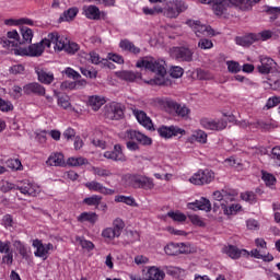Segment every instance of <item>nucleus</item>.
Wrapping results in <instances>:
<instances>
[{
	"mask_svg": "<svg viewBox=\"0 0 280 280\" xmlns=\"http://www.w3.org/2000/svg\"><path fill=\"white\" fill-rule=\"evenodd\" d=\"M49 38L55 45V51H66L69 56H75L80 51L78 43L69 40V38L58 34V32L49 33Z\"/></svg>",
	"mask_w": 280,
	"mask_h": 280,
	"instance_id": "2",
	"label": "nucleus"
},
{
	"mask_svg": "<svg viewBox=\"0 0 280 280\" xmlns=\"http://www.w3.org/2000/svg\"><path fill=\"white\" fill-rule=\"evenodd\" d=\"M257 35L255 33H248L244 36H236L235 43L241 47H250L254 43H257Z\"/></svg>",
	"mask_w": 280,
	"mask_h": 280,
	"instance_id": "27",
	"label": "nucleus"
},
{
	"mask_svg": "<svg viewBox=\"0 0 280 280\" xmlns=\"http://www.w3.org/2000/svg\"><path fill=\"white\" fill-rule=\"evenodd\" d=\"M191 224H194L195 226H205V222L200 220V217L197 214H191L188 217Z\"/></svg>",
	"mask_w": 280,
	"mask_h": 280,
	"instance_id": "64",
	"label": "nucleus"
},
{
	"mask_svg": "<svg viewBox=\"0 0 280 280\" xmlns=\"http://www.w3.org/2000/svg\"><path fill=\"white\" fill-rule=\"evenodd\" d=\"M115 202H124V205H128L129 207H132V205H135V198L124 196V195H117L115 197Z\"/></svg>",
	"mask_w": 280,
	"mask_h": 280,
	"instance_id": "53",
	"label": "nucleus"
},
{
	"mask_svg": "<svg viewBox=\"0 0 280 280\" xmlns=\"http://www.w3.org/2000/svg\"><path fill=\"white\" fill-rule=\"evenodd\" d=\"M200 124L202 128H205L206 130H218V131L224 130V128L229 126V122H226V120L224 119L213 120L209 118H202L200 120Z\"/></svg>",
	"mask_w": 280,
	"mask_h": 280,
	"instance_id": "17",
	"label": "nucleus"
},
{
	"mask_svg": "<svg viewBox=\"0 0 280 280\" xmlns=\"http://www.w3.org/2000/svg\"><path fill=\"white\" fill-rule=\"evenodd\" d=\"M78 222L84 223L89 222L90 224H95L98 220V215L95 212H82L78 218Z\"/></svg>",
	"mask_w": 280,
	"mask_h": 280,
	"instance_id": "36",
	"label": "nucleus"
},
{
	"mask_svg": "<svg viewBox=\"0 0 280 280\" xmlns=\"http://www.w3.org/2000/svg\"><path fill=\"white\" fill-rule=\"evenodd\" d=\"M0 45L4 48L8 47V49L10 47H19L21 45V35H19L16 30L9 31L7 36L0 37Z\"/></svg>",
	"mask_w": 280,
	"mask_h": 280,
	"instance_id": "14",
	"label": "nucleus"
},
{
	"mask_svg": "<svg viewBox=\"0 0 280 280\" xmlns=\"http://www.w3.org/2000/svg\"><path fill=\"white\" fill-rule=\"evenodd\" d=\"M92 170L95 176H100L101 178H108L109 176H113V172L103 167L94 166Z\"/></svg>",
	"mask_w": 280,
	"mask_h": 280,
	"instance_id": "49",
	"label": "nucleus"
},
{
	"mask_svg": "<svg viewBox=\"0 0 280 280\" xmlns=\"http://www.w3.org/2000/svg\"><path fill=\"white\" fill-rule=\"evenodd\" d=\"M15 189L22 192L23 196H28L30 198H36L40 194V186L38 184L31 182L30 179L22 180L16 185Z\"/></svg>",
	"mask_w": 280,
	"mask_h": 280,
	"instance_id": "10",
	"label": "nucleus"
},
{
	"mask_svg": "<svg viewBox=\"0 0 280 280\" xmlns=\"http://www.w3.org/2000/svg\"><path fill=\"white\" fill-rule=\"evenodd\" d=\"M188 141L190 143H207V132L203 130H197L195 131L189 138Z\"/></svg>",
	"mask_w": 280,
	"mask_h": 280,
	"instance_id": "37",
	"label": "nucleus"
},
{
	"mask_svg": "<svg viewBox=\"0 0 280 280\" xmlns=\"http://www.w3.org/2000/svg\"><path fill=\"white\" fill-rule=\"evenodd\" d=\"M260 1L261 0H236L237 8L243 11L250 10V8L255 5V3H259Z\"/></svg>",
	"mask_w": 280,
	"mask_h": 280,
	"instance_id": "42",
	"label": "nucleus"
},
{
	"mask_svg": "<svg viewBox=\"0 0 280 280\" xmlns=\"http://www.w3.org/2000/svg\"><path fill=\"white\" fill-rule=\"evenodd\" d=\"M4 25H8L9 27H14L16 25H34V20L30 18H21L18 20L14 19H8L4 20Z\"/></svg>",
	"mask_w": 280,
	"mask_h": 280,
	"instance_id": "35",
	"label": "nucleus"
},
{
	"mask_svg": "<svg viewBox=\"0 0 280 280\" xmlns=\"http://www.w3.org/2000/svg\"><path fill=\"white\" fill-rule=\"evenodd\" d=\"M214 179L215 173L209 168L199 170L189 178L192 185H209L210 183H213Z\"/></svg>",
	"mask_w": 280,
	"mask_h": 280,
	"instance_id": "9",
	"label": "nucleus"
},
{
	"mask_svg": "<svg viewBox=\"0 0 280 280\" xmlns=\"http://www.w3.org/2000/svg\"><path fill=\"white\" fill-rule=\"evenodd\" d=\"M125 185L132 187L133 189H154V179L139 175V174H127L124 176Z\"/></svg>",
	"mask_w": 280,
	"mask_h": 280,
	"instance_id": "4",
	"label": "nucleus"
},
{
	"mask_svg": "<svg viewBox=\"0 0 280 280\" xmlns=\"http://www.w3.org/2000/svg\"><path fill=\"white\" fill-rule=\"evenodd\" d=\"M242 200H245V202H249L250 205H254V202H257V196L253 191H246L241 194Z\"/></svg>",
	"mask_w": 280,
	"mask_h": 280,
	"instance_id": "54",
	"label": "nucleus"
},
{
	"mask_svg": "<svg viewBox=\"0 0 280 280\" xmlns=\"http://www.w3.org/2000/svg\"><path fill=\"white\" fill-rule=\"evenodd\" d=\"M77 242H79L80 246L86 250H93V248H95V244L91 241H86L84 237L77 236Z\"/></svg>",
	"mask_w": 280,
	"mask_h": 280,
	"instance_id": "55",
	"label": "nucleus"
},
{
	"mask_svg": "<svg viewBox=\"0 0 280 280\" xmlns=\"http://www.w3.org/2000/svg\"><path fill=\"white\" fill-rule=\"evenodd\" d=\"M168 73L171 78H183V74L185 73V70L180 66H173L170 68Z\"/></svg>",
	"mask_w": 280,
	"mask_h": 280,
	"instance_id": "50",
	"label": "nucleus"
},
{
	"mask_svg": "<svg viewBox=\"0 0 280 280\" xmlns=\"http://www.w3.org/2000/svg\"><path fill=\"white\" fill-rule=\"evenodd\" d=\"M126 224L124 223V220L121 219H115L113 222V228H105L102 231V237L105 240V242H113L116 237L121 236V232L124 231V228Z\"/></svg>",
	"mask_w": 280,
	"mask_h": 280,
	"instance_id": "8",
	"label": "nucleus"
},
{
	"mask_svg": "<svg viewBox=\"0 0 280 280\" xmlns=\"http://www.w3.org/2000/svg\"><path fill=\"white\" fill-rule=\"evenodd\" d=\"M125 139H128L126 145L127 150L130 152L139 151V143L140 145H150L152 143V138L132 129H129L125 132Z\"/></svg>",
	"mask_w": 280,
	"mask_h": 280,
	"instance_id": "3",
	"label": "nucleus"
},
{
	"mask_svg": "<svg viewBox=\"0 0 280 280\" xmlns=\"http://www.w3.org/2000/svg\"><path fill=\"white\" fill-rule=\"evenodd\" d=\"M23 92L25 95H38L39 97H43L45 96V86L37 82L27 83L23 86Z\"/></svg>",
	"mask_w": 280,
	"mask_h": 280,
	"instance_id": "23",
	"label": "nucleus"
},
{
	"mask_svg": "<svg viewBox=\"0 0 280 280\" xmlns=\"http://www.w3.org/2000/svg\"><path fill=\"white\" fill-rule=\"evenodd\" d=\"M271 159L277 167H280V147H275L271 151Z\"/></svg>",
	"mask_w": 280,
	"mask_h": 280,
	"instance_id": "59",
	"label": "nucleus"
},
{
	"mask_svg": "<svg viewBox=\"0 0 280 280\" xmlns=\"http://www.w3.org/2000/svg\"><path fill=\"white\" fill-rule=\"evenodd\" d=\"M189 5L183 0H173L166 2L164 7V16L166 19H178L183 12H187Z\"/></svg>",
	"mask_w": 280,
	"mask_h": 280,
	"instance_id": "6",
	"label": "nucleus"
},
{
	"mask_svg": "<svg viewBox=\"0 0 280 280\" xmlns=\"http://www.w3.org/2000/svg\"><path fill=\"white\" fill-rule=\"evenodd\" d=\"M279 104H280V96L269 97L265 105V109L270 110V108H275V106H279Z\"/></svg>",
	"mask_w": 280,
	"mask_h": 280,
	"instance_id": "57",
	"label": "nucleus"
},
{
	"mask_svg": "<svg viewBox=\"0 0 280 280\" xmlns=\"http://www.w3.org/2000/svg\"><path fill=\"white\" fill-rule=\"evenodd\" d=\"M89 56L90 62L92 65H100L101 62H103V65H108V59H102V57H100V54H97L96 51H91Z\"/></svg>",
	"mask_w": 280,
	"mask_h": 280,
	"instance_id": "47",
	"label": "nucleus"
},
{
	"mask_svg": "<svg viewBox=\"0 0 280 280\" xmlns=\"http://www.w3.org/2000/svg\"><path fill=\"white\" fill-rule=\"evenodd\" d=\"M107 59L112 60V62H116L117 65H124V57L120 55L109 52L107 55Z\"/></svg>",
	"mask_w": 280,
	"mask_h": 280,
	"instance_id": "63",
	"label": "nucleus"
},
{
	"mask_svg": "<svg viewBox=\"0 0 280 280\" xmlns=\"http://www.w3.org/2000/svg\"><path fill=\"white\" fill-rule=\"evenodd\" d=\"M132 115L136 117L138 124L147 128V130H152L154 128V124H152V119L148 116V114L140 109H132Z\"/></svg>",
	"mask_w": 280,
	"mask_h": 280,
	"instance_id": "20",
	"label": "nucleus"
},
{
	"mask_svg": "<svg viewBox=\"0 0 280 280\" xmlns=\"http://www.w3.org/2000/svg\"><path fill=\"white\" fill-rule=\"evenodd\" d=\"M35 72L37 74L38 82L42 84H51L55 80L54 72L48 71L47 69L36 68Z\"/></svg>",
	"mask_w": 280,
	"mask_h": 280,
	"instance_id": "25",
	"label": "nucleus"
},
{
	"mask_svg": "<svg viewBox=\"0 0 280 280\" xmlns=\"http://www.w3.org/2000/svg\"><path fill=\"white\" fill-rule=\"evenodd\" d=\"M104 115L106 119L119 121V119H124V105L116 102L109 103L105 106Z\"/></svg>",
	"mask_w": 280,
	"mask_h": 280,
	"instance_id": "11",
	"label": "nucleus"
},
{
	"mask_svg": "<svg viewBox=\"0 0 280 280\" xmlns=\"http://www.w3.org/2000/svg\"><path fill=\"white\" fill-rule=\"evenodd\" d=\"M179 250L180 247L178 246V243H170L164 247V253H166L170 256L178 255Z\"/></svg>",
	"mask_w": 280,
	"mask_h": 280,
	"instance_id": "46",
	"label": "nucleus"
},
{
	"mask_svg": "<svg viewBox=\"0 0 280 280\" xmlns=\"http://www.w3.org/2000/svg\"><path fill=\"white\" fill-rule=\"evenodd\" d=\"M166 108H170V110H174L176 117H179L180 119H189L191 115V109L185 105V104H179L176 101L168 100L165 102Z\"/></svg>",
	"mask_w": 280,
	"mask_h": 280,
	"instance_id": "12",
	"label": "nucleus"
},
{
	"mask_svg": "<svg viewBox=\"0 0 280 280\" xmlns=\"http://www.w3.org/2000/svg\"><path fill=\"white\" fill-rule=\"evenodd\" d=\"M167 218H171L174 222H186L187 215L180 211H170L167 212Z\"/></svg>",
	"mask_w": 280,
	"mask_h": 280,
	"instance_id": "44",
	"label": "nucleus"
},
{
	"mask_svg": "<svg viewBox=\"0 0 280 280\" xmlns=\"http://www.w3.org/2000/svg\"><path fill=\"white\" fill-rule=\"evenodd\" d=\"M222 253L228 255L230 259H240V257H250V252L248 249H240L235 245H228L222 248Z\"/></svg>",
	"mask_w": 280,
	"mask_h": 280,
	"instance_id": "16",
	"label": "nucleus"
},
{
	"mask_svg": "<svg viewBox=\"0 0 280 280\" xmlns=\"http://www.w3.org/2000/svg\"><path fill=\"white\" fill-rule=\"evenodd\" d=\"M78 12H79L78 8H70L60 15L59 21L60 22L73 21V18L78 16Z\"/></svg>",
	"mask_w": 280,
	"mask_h": 280,
	"instance_id": "40",
	"label": "nucleus"
},
{
	"mask_svg": "<svg viewBox=\"0 0 280 280\" xmlns=\"http://www.w3.org/2000/svg\"><path fill=\"white\" fill-rule=\"evenodd\" d=\"M171 57L177 62H194V49L187 46L171 48Z\"/></svg>",
	"mask_w": 280,
	"mask_h": 280,
	"instance_id": "7",
	"label": "nucleus"
},
{
	"mask_svg": "<svg viewBox=\"0 0 280 280\" xmlns=\"http://www.w3.org/2000/svg\"><path fill=\"white\" fill-rule=\"evenodd\" d=\"M58 106H60L61 108H65V110H67V108H69V106H71V103L69 102V96L67 95H61L58 97Z\"/></svg>",
	"mask_w": 280,
	"mask_h": 280,
	"instance_id": "62",
	"label": "nucleus"
},
{
	"mask_svg": "<svg viewBox=\"0 0 280 280\" xmlns=\"http://www.w3.org/2000/svg\"><path fill=\"white\" fill-rule=\"evenodd\" d=\"M118 78L120 80H125V82H137V80H141V72H135L130 70H124L118 72Z\"/></svg>",
	"mask_w": 280,
	"mask_h": 280,
	"instance_id": "30",
	"label": "nucleus"
},
{
	"mask_svg": "<svg viewBox=\"0 0 280 280\" xmlns=\"http://www.w3.org/2000/svg\"><path fill=\"white\" fill-rule=\"evenodd\" d=\"M262 180L267 187H272L277 183V177L270 173L262 172Z\"/></svg>",
	"mask_w": 280,
	"mask_h": 280,
	"instance_id": "52",
	"label": "nucleus"
},
{
	"mask_svg": "<svg viewBox=\"0 0 280 280\" xmlns=\"http://www.w3.org/2000/svg\"><path fill=\"white\" fill-rule=\"evenodd\" d=\"M226 65L230 73H240V71H242V68L240 67V62L237 61H228Z\"/></svg>",
	"mask_w": 280,
	"mask_h": 280,
	"instance_id": "60",
	"label": "nucleus"
},
{
	"mask_svg": "<svg viewBox=\"0 0 280 280\" xmlns=\"http://www.w3.org/2000/svg\"><path fill=\"white\" fill-rule=\"evenodd\" d=\"M256 36V43H259V40H270L272 38L271 31H262L260 33H255Z\"/></svg>",
	"mask_w": 280,
	"mask_h": 280,
	"instance_id": "56",
	"label": "nucleus"
},
{
	"mask_svg": "<svg viewBox=\"0 0 280 280\" xmlns=\"http://www.w3.org/2000/svg\"><path fill=\"white\" fill-rule=\"evenodd\" d=\"M83 14L90 21H100V8L96 5H85L83 7Z\"/></svg>",
	"mask_w": 280,
	"mask_h": 280,
	"instance_id": "29",
	"label": "nucleus"
},
{
	"mask_svg": "<svg viewBox=\"0 0 280 280\" xmlns=\"http://www.w3.org/2000/svg\"><path fill=\"white\" fill-rule=\"evenodd\" d=\"M119 47L122 51H128V54H132L133 56H139V54H141V48L137 47L135 43L129 39H121Z\"/></svg>",
	"mask_w": 280,
	"mask_h": 280,
	"instance_id": "28",
	"label": "nucleus"
},
{
	"mask_svg": "<svg viewBox=\"0 0 280 280\" xmlns=\"http://www.w3.org/2000/svg\"><path fill=\"white\" fill-rule=\"evenodd\" d=\"M200 49H213V42L211 39L201 38L198 43Z\"/></svg>",
	"mask_w": 280,
	"mask_h": 280,
	"instance_id": "61",
	"label": "nucleus"
},
{
	"mask_svg": "<svg viewBox=\"0 0 280 280\" xmlns=\"http://www.w3.org/2000/svg\"><path fill=\"white\" fill-rule=\"evenodd\" d=\"M264 12L268 13L269 15H271V20L276 21V19L279 18L280 14V7H270V5H266L264 8Z\"/></svg>",
	"mask_w": 280,
	"mask_h": 280,
	"instance_id": "48",
	"label": "nucleus"
},
{
	"mask_svg": "<svg viewBox=\"0 0 280 280\" xmlns=\"http://www.w3.org/2000/svg\"><path fill=\"white\" fill-rule=\"evenodd\" d=\"M277 65L275 62V59L270 57H262L260 58V65L257 67L259 73H262L264 75H268L270 71H272V68Z\"/></svg>",
	"mask_w": 280,
	"mask_h": 280,
	"instance_id": "26",
	"label": "nucleus"
},
{
	"mask_svg": "<svg viewBox=\"0 0 280 280\" xmlns=\"http://www.w3.org/2000/svg\"><path fill=\"white\" fill-rule=\"evenodd\" d=\"M187 207L192 211H206L207 213H209V211H211V201H209V199L205 197H201L199 200L189 202Z\"/></svg>",
	"mask_w": 280,
	"mask_h": 280,
	"instance_id": "22",
	"label": "nucleus"
},
{
	"mask_svg": "<svg viewBox=\"0 0 280 280\" xmlns=\"http://www.w3.org/2000/svg\"><path fill=\"white\" fill-rule=\"evenodd\" d=\"M136 67L138 69H145L159 75V78L148 81V84H155L158 86H165V75H167V69L165 68V60H156L154 58L144 57L137 61Z\"/></svg>",
	"mask_w": 280,
	"mask_h": 280,
	"instance_id": "1",
	"label": "nucleus"
},
{
	"mask_svg": "<svg viewBox=\"0 0 280 280\" xmlns=\"http://www.w3.org/2000/svg\"><path fill=\"white\" fill-rule=\"evenodd\" d=\"M187 25L191 27L198 38L207 36V34H211V26L203 25L200 21L189 20L187 21Z\"/></svg>",
	"mask_w": 280,
	"mask_h": 280,
	"instance_id": "19",
	"label": "nucleus"
},
{
	"mask_svg": "<svg viewBox=\"0 0 280 280\" xmlns=\"http://www.w3.org/2000/svg\"><path fill=\"white\" fill-rule=\"evenodd\" d=\"M51 38L49 37V34L46 38L42 39L39 43L31 44L27 48H23L20 50V56H31L33 58H38L39 56H43L45 51V47H51Z\"/></svg>",
	"mask_w": 280,
	"mask_h": 280,
	"instance_id": "5",
	"label": "nucleus"
},
{
	"mask_svg": "<svg viewBox=\"0 0 280 280\" xmlns=\"http://www.w3.org/2000/svg\"><path fill=\"white\" fill-rule=\"evenodd\" d=\"M221 208L224 211L225 215H235L237 211L242 210V206L238 203H232L230 207L226 203L222 202Z\"/></svg>",
	"mask_w": 280,
	"mask_h": 280,
	"instance_id": "38",
	"label": "nucleus"
},
{
	"mask_svg": "<svg viewBox=\"0 0 280 280\" xmlns=\"http://www.w3.org/2000/svg\"><path fill=\"white\" fill-rule=\"evenodd\" d=\"M20 33L22 38H20V45H32V38H34V31L27 26H21Z\"/></svg>",
	"mask_w": 280,
	"mask_h": 280,
	"instance_id": "31",
	"label": "nucleus"
},
{
	"mask_svg": "<svg viewBox=\"0 0 280 280\" xmlns=\"http://www.w3.org/2000/svg\"><path fill=\"white\" fill-rule=\"evenodd\" d=\"M0 110L1 113H10L11 110H14V105H12V102L0 97Z\"/></svg>",
	"mask_w": 280,
	"mask_h": 280,
	"instance_id": "51",
	"label": "nucleus"
},
{
	"mask_svg": "<svg viewBox=\"0 0 280 280\" xmlns=\"http://www.w3.org/2000/svg\"><path fill=\"white\" fill-rule=\"evenodd\" d=\"M83 203L88 205V207H100L102 203V196L93 195L91 197H86L83 199Z\"/></svg>",
	"mask_w": 280,
	"mask_h": 280,
	"instance_id": "41",
	"label": "nucleus"
},
{
	"mask_svg": "<svg viewBox=\"0 0 280 280\" xmlns=\"http://www.w3.org/2000/svg\"><path fill=\"white\" fill-rule=\"evenodd\" d=\"M7 166L13 172H23V164L19 159H11L7 161Z\"/></svg>",
	"mask_w": 280,
	"mask_h": 280,
	"instance_id": "45",
	"label": "nucleus"
},
{
	"mask_svg": "<svg viewBox=\"0 0 280 280\" xmlns=\"http://www.w3.org/2000/svg\"><path fill=\"white\" fill-rule=\"evenodd\" d=\"M14 246H15L18 253H20L21 257H23V258L27 257V247H25V244H23V242L15 241Z\"/></svg>",
	"mask_w": 280,
	"mask_h": 280,
	"instance_id": "58",
	"label": "nucleus"
},
{
	"mask_svg": "<svg viewBox=\"0 0 280 280\" xmlns=\"http://www.w3.org/2000/svg\"><path fill=\"white\" fill-rule=\"evenodd\" d=\"M104 104H106V98H104V96L93 95L89 97V106L92 110H100Z\"/></svg>",
	"mask_w": 280,
	"mask_h": 280,
	"instance_id": "34",
	"label": "nucleus"
},
{
	"mask_svg": "<svg viewBox=\"0 0 280 280\" xmlns=\"http://www.w3.org/2000/svg\"><path fill=\"white\" fill-rule=\"evenodd\" d=\"M67 164L70 165V167H81V165H89V160L83 156L69 158Z\"/></svg>",
	"mask_w": 280,
	"mask_h": 280,
	"instance_id": "39",
	"label": "nucleus"
},
{
	"mask_svg": "<svg viewBox=\"0 0 280 280\" xmlns=\"http://www.w3.org/2000/svg\"><path fill=\"white\" fill-rule=\"evenodd\" d=\"M46 164H48L50 167H63L65 155L62 153H52L49 155Z\"/></svg>",
	"mask_w": 280,
	"mask_h": 280,
	"instance_id": "32",
	"label": "nucleus"
},
{
	"mask_svg": "<svg viewBox=\"0 0 280 280\" xmlns=\"http://www.w3.org/2000/svg\"><path fill=\"white\" fill-rule=\"evenodd\" d=\"M85 187L90 191H96L97 194H103V196H113L115 194L114 189L106 188L104 184L96 180L85 183Z\"/></svg>",
	"mask_w": 280,
	"mask_h": 280,
	"instance_id": "21",
	"label": "nucleus"
},
{
	"mask_svg": "<svg viewBox=\"0 0 280 280\" xmlns=\"http://www.w3.org/2000/svg\"><path fill=\"white\" fill-rule=\"evenodd\" d=\"M211 5L215 16H222L229 8H237V0H212Z\"/></svg>",
	"mask_w": 280,
	"mask_h": 280,
	"instance_id": "13",
	"label": "nucleus"
},
{
	"mask_svg": "<svg viewBox=\"0 0 280 280\" xmlns=\"http://www.w3.org/2000/svg\"><path fill=\"white\" fill-rule=\"evenodd\" d=\"M158 132L162 139H172L173 137H178V135H185V129L175 126H162L158 129Z\"/></svg>",
	"mask_w": 280,
	"mask_h": 280,
	"instance_id": "18",
	"label": "nucleus"
},
{
	"mask_svg": "<svg viewBox=\"0 0 280 280\" xmlns=\"http://www.w3.org/2000/svg\"><path fill=\"white\" fill-rule=\"evenodd\" d=\"M33 248H36L34 252L35 257L47 259V255H49V250H54V244H43L42 240H34L32 244Z\"/></svg>",
	"mask_w": 280,
	"mask_h": 280,
	"instance_id": "15",
	"label": "nucleus"
},
{
	"mask_svg": "<svg viewBox=\"0 0 280 280\" xmlns=\"http://www.w3.org/2000/svg\"><path fill=\"white\" fill-rule=\"evenodd\" d=\"M213 200H217V202H220V205L222 206V202H224L225 200H233V196L231 195H226V191L222 190H217L213 192Z\"/></svg>",
	"mask_w": 280,
	"mask_h": 280,
	"instance_id": "43",
	"label": "nucleus"
},
{
	"mask_svg": "<svg viewBox=\"0 0 280 280\" xmlns=\"http://www.w3.org/2000/svg\"><path fill=\"white\" fill-rule=\"evenodd\" d=\"M147 280H163L165 279V271L158 267H150L145 273Z\"/></svg>",
	"mask_w": 280,
	"mask_h": 280,
	"instance_id": "33",
	"label": "nucleus"
},
{
	"mask_svg": "<svg viewBox=\"0 0 280 280\" xmlns=\"http://www.w3.org/2000/svg\"><path fill=\"white\" fill-rule=\"evenodd\" d=\"M104 158L109 159L110 161H120L121 163L126 161L121 144H115L113 151H106L104 153Z\"/></svg>",
	"mask_w": 280,
	"mask_h": 280,
	"instance_id": "24",
	"label": "nucleus"
}]
</instances>
